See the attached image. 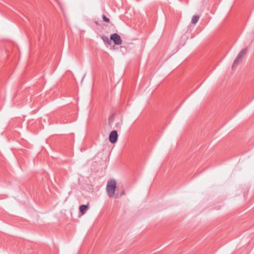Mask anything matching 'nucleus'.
<instances>
[{
	"mask_svg": "<svg viewBox=\"0 0 254 254\" xmlns=\"http://www.w3.org/2000/svg\"><path fill=\"white\" fill-rule=\"evenodd\" d=\"M122 125V123H116V126L117 128H121V125Z\"/></svg>",
	"mask_w": 254,
	"mask_h": 254,
	"instance_id": "obj_10",
	"label": "nucleus"
},
{
	"mask_svg": "<svg viewBox=\"0 0 254 254\" xmlns=\"http://www.w3.org/2000/svg\"><path fill=\"white\" fill-rule=\"evenodd\" d=\"M247 51V48H244L241 50L233 62L232 66V69H234L238 64H239L241 62L240 60L243 57V56L246 54Z\"/></svg>",
	"mask_w": 254,
	"mask_h": 254,
	"instance_id": "obj_2",
	"label": "nucleus"
},
{
	"mask_svg": "<svg viewBox=\"0 0 254 254\" xmlns=\"http://www.w3.org/2000/svg\"><path fill=\"white\" fill-rule=\"evenodd\" d=\"M88 203L86 205H84V204L81 205L79 208V212L82 214H85V213L86 212V211H87V210L88 209Z\"/></svg>",
	"mask_w": 254,
	"mask_h": 254,
	"instance_id": "obj_5",
	"label": "nucleus"
},
{
	"mask_svg": "<svg viewBox=\"0 0 254 254\" xmlns=\"http://www.w3.org/2000/svg\"><path fill=\"white\" fill-rule=\"evenodd\" d=\"M118 138V134L117 131L116 130H112L110 132L109 136V139L110 142L112 144L115 143L117 141Z\"/></svg>",
	"mask_w": 254,
	"mask_h": 254,
	"instance_id": "obj_4",
	"label": "nucleus"
},
{
	"mask_svg": "<svg viewBox=\"0 0 254 254\" xmlns=\"http://www.w3.org/2000/svg\"><path fill=\"white\" fill-rule=\"evenodd\" d=\"M101 39L106 44L108 45H110L111 44V41L107 36L103 35L101 36Z\"/></svg>",
	"mask_w": 254,
	"mask_h": 254,
	"instance_id": "obj_6",
	"label": "nucleus"
},
{
	"mask_svg": "<svg viewBox=\"0 0 254 254\" xmlns=\"http://www.w3.org/2000/svg\"><path fill=\"white\" fill-rule=\"evenodd\" d=\"M124 194H125V192H124V191H122L120 194H119L118 192H117L116 194L115 197H118L119 196H121L124 195Z\"/></svg>",
	"mask_w": 254,
	"mask_h": 254,
	"instance_id": "obj_9",
	"label": "nucleus"
},
{
	"mask_svg": "<svg viewBox=\"0 0 254 254\" xmlns=\"http://www.w3.org/2000/svg\"><path fill=\"white\" fill-rule=\"evenodd\" d=\"M116 182L115 180L111 179L108 181L106 186L107 192L108 196L112 197L116 195Z\"/></svg>",
	"mask_w": 254,
	"mask_h": 254,
	"instance_id": "obj_1",
	"label": "nucleus"
},
{
	"mask_svg": "<svg viewBox=\"0 0 254 254\" xmlns=\"http://www.w3.org/2000/svg\"><path fill=\"white\" fill-rule=\"evenodd\" d=\"M102 19L104 21H105L106 22H109V21H110L109 18H108L105 15H102Z\"/></svg>",
	"mask_w": 254,
	"mask_h": 254,
	"instance_id": "obj_8",
	"label": "nucleus"
},
{
	"mask_svg": "<svg viewBox=\"0 0 254 254\" xmlns=\"http://www.w3.org/2000/svg\"><path fill=\"white\" fill-rule=\"evenodd\" d=\"M199 18V16L198 15H193L192 17L191 23L192 24L196 23L198 22Z\"/></svg>",
	"mask_w": 254,
	"mask_h": 254,
	"instance_id": "obj_7",
	"label": "nucleus"
},
{
	"mask_svg": "<svg viewBox=\"0 0 254 254\" xmlns=\"http://www.w3.org/2000/svg\"><path fill=\"white\" fill-rule=\"evenodd\" d=\"M110 39L112 40L114 43L116 45H120L122 43V40L121 36L117 33H114L111 35Z\"/></svg>",
	"mask_w": 254,
	"mask_h": 254,
	"instance_id": "obj_3",
	"label": "nucleus"
}]
</instances>
